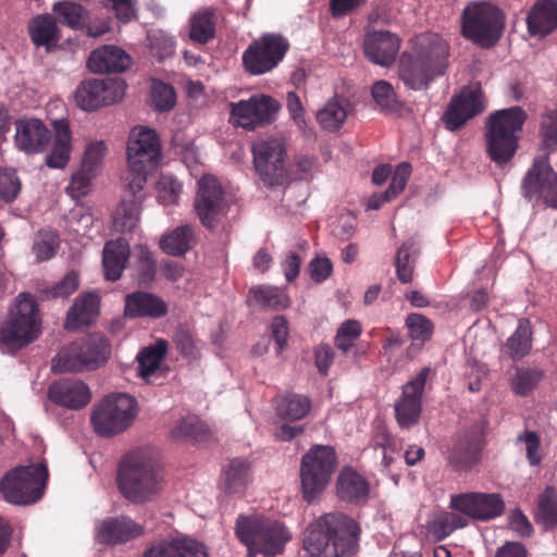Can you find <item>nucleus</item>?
I'll use <instances>...</instances> for the list:
<instances>
[{
  "instance_id": "nucleus-1",
  "label": "nucleus",
  "mask_w": 557,
  "mask_h": 557,
  "mask_svg": "<svg viewBox=\"0 0 557 557\" xmlns=\"http://www.w3.org/2000/svg\"><path fill=\"white\" fill-rule=\"evenodd\" d=\"M360 532L346 513L327 512L307 527L302 547L308 557H352L359 549Z\"/></svg>"
},
{
  "instance_id": "nucleus-2",
  "label": "nucleus",
  "mask_w": 557,
  "mask_h": 557,
  "mask_svg": "<svg viewBox=\"0 0 557 557\" xmlns=\"http://www.w3.org/2000/svg\"><path fill=\"white\" fill-rule=\"evenodd\" d=\"M448 57L446 41L437 36H421L411 52H404L398 64V77L411 90L428 89L443 74Z\"/></svg>"
},
{
  "instance_id": "nucleus-3",
  "label": "nucleus",
  "mask_w": 557,
  "mask_h": 557,
  "mask_svg": "<svg viewBox=\"0 0 557 557\" xmlns=\"http://www.w3.org/2000/svg\"><path fill=\"white\" fill-rule=\"evenodd\" d=\"M162 483L161 470L149 450L132 451L120 465L119 488L132 503L143 504L153 499L162 490Z\"/></svg>"
},
{
  "instance_id": "nucleus-4",
  "label": "nucleus",
  "mask_w": 557,
  "mask_h": 557,
  "mask_svg": "<svg viewBox=\"0 0 557 557\" xmlns=\"http://www.w3.org/2000/svg\"><path fill=\"white\" fill-rule=\"evenodd\" d=\"M528 113L519 106L496 110L485 121V151L498 168L515 157Z\"/></svg>"
},
{
  "instance_id": "nucleus-5",
  "label": "nucleus",
  "mask_w": 557,
  "mask_h": 557,
  "mask_svg": "<svg viewBox=\"0 0 557 557\" xmlns=\"http://www.w3.org/2000/svg\"><path fill=\"white\" fill-rule=\"evenodd\" d=\"M161 143L154 129L134 127L127 141V172L123 178L124 190L135 195L146 186L148 175L161 160Z\"/></svg>"
},
{
  "instance_id": "nucleus-6",
  "label": "nucleus",
  "mask_w": 557,
  "mask_h": 557,
  "mask_svg": "<svg viewBox=\"0 0 557 557\" xmlns=\"http://www.w3.org/2000/svg\"><path fill=\"white\" fill-rule=\"evenodd\" d=\"M235 533L248 548L250 556L262 554L275 556L282 553L290 534L278 521L264 519L258 515L237 519Z\"/></svg>"
},
{
  "instance_id": "nucleus-7",
  "label": "nucleus",
  "mask_w": 557,
  "mask_h": 557,
  "mask_svg": "<svg viewBox=\"0 0 557 557\" xmlns=\"http://www.w3.org/2000/svg\"><path fill=\"white\" fill-rule=\"evenodd\" d=\"M505 16L500 9L490 2H470L461 14L463 37L482 47H492L500 38Z\"/></svg>"
},
{
  "instance_id": "nucleus-8",
  "label": "nucleus",
  "mask_w": 557,
  "mask_h": 557,
  "mask_svg": "<svg viewBox=\"0 0 557 557\" xmlns=\"http://www.w3.org/2000/svg\"><path fill=\"white\" fill-rule=\"evenodd\" d=\"M48 480L44 463L18 466L8 472L0 482L4 499L14 505H30L38 502Z\"/></svg>"
},
{
  "instance_id": "nucleus-9",
  "label": "nucleus",
  "mask_w": 557,
  "mask_h": 557,
  "mask_svg": "<svg viewBox=\"0 0 557 557\" xmlns=\"http://www.w3.org/2000/svg\"><path fill=\"white\" fill-rule=\"evenodd\" d=\"M40 332L38 307L30 294L21 293L14 308L0 329V342L12 348H21L33 342Z\"/></svg>"
},
{
  "instance_id": "nucleus-10",
  "label": "nucleus",
  "mask_w": 557,
  "mask_h": 557,
  "mask_svg": "<svg viewBox=\"0 0 557 557\" xmlns=\"http://www.w3.org/2000/svg\"><path fill=\"white\" fill-rule=\"evenodd\" d=\"M110 352L108 341L98 334L75 341L64 347L53 359L54 372H82L99 368Z\"/></svg>"
},
{
  "instance_id": "nucleus-11",
  "label": "nucleus",
  "mask_w": 557,
  "mask_h": 557,
  "mask_svg": "<svg viewBox=\"0 0 557 557\" xmlns=\"http://www.w3.org/2000/svg\"><path fill=\"white\" fill-rule=\"evenodd\" d=\"M336 467V454L329 445H315L301 458L300 481L302 497L312 503L326 488Z\"/></svg>"
},
{
  "instance_id": "nucleus-12",
  "label": "nucleus",
  "mask_w": 557,
  "mask_h": 557,
  "mask_svg": "<svg viewBox=\"0 0 557 557\" xmlns=\"http://www.w3.org/2000/svg\"><path fill=\"white\" fill-rule=\"evenodd\" d=\"M136 399L127 394L106 396L91 412L95 432L101 436H112L126 430L136 417Z\"/></svg>"
},
{
  "instance_id": "nucleus-13",
  "label": "nucleus",
  "mask_w": 557,
  "mask_h": 557,
  "mask_svg": "<svg viewBox=\"0 0 557 557\" xmlns=\"http://www.w3.org/2000/svg\"><path fill=\"white\" fill-rule=\"evenodd\" d=\"M525 199L539 205L557 209V173L552 168L547 156L534 158L521 183Z\"/></svg>"
},
{
  "instance_id": "nucleus-14",
  "label": "nucleus",
  "mask_w": 557,
  "mask_h": 557,
  "mask_svg": "<svg viewBox=\"0 0 557 557\" xmlns=\"http://www.w3.org/2000/svg\"><path fill=\"white\" fill-rule=\"evenodd\" d=\"M230 121L246 131H253L275 121L281 103L265 94H255L246 100L231 102Z\"/></svg>"
},
{
  "instance_id": "nucleus-15",
  "label": "nucleus",
  "mask_w": 557,
  "mask_h": 557,
  "mask_svg": "<svg viewBox=\"0 0 557 557\" xmlns=\"http://www.w3.org/2000/svg\"><path fill=\"white\" fill-rule=\"evenodd\" d=\"M288 40L276 33H268L253 40L243 54L247 71L253 75L272 71L288 51Z\"/></svg>"
},
{
  "instance_id": "nucleus-16",
  "label": "nucleus",
  "mask_w": 557,
  "mask_h": 557,
  "mask_svg": "<svg viewBox=\"0 0 557 557\" xmlns=\"http://www.w3.org/2000/svg\"><path fill=\"white\" fill-rule=\"evenodd\" d=\"M256 172L265 186L283 185L287 180L285 147L277 139H262L252 145Z\"/></svg>"
},
{
  "instance_id": "nucleus-17",
  "label": "nucleus",
  "mask_w": 557,
  "mask_h": 557,
  "mask_svg": "<svg viewBox=\"0 0 557 557\" xmlns=\"http://www.w3.org/2000/svg\"><path fill=\"white\" fill-rule=\"evenodd\" d=\"M125 87L121 78L86 79L76 87L74 100L82 110L95 111L121 100Z\"/></svg>"
},
{
  "instance_id": "nucleus-18",
  "label": "nucleus",
  "mask_w": 557,
  "mask_h": 557,
  "mask_svg": "<svg viewBox=\"0 0 557 557\" xmlns=\"http://www.w3.org/2000/svg\"><path fill=\"white\" fill-rule=\"evenodd\" d=\"M197 215L206 227H214L228 209L224 190L215 176L203 175L198 181L194 203Z\"/></svg>"
},
{
  "instance_id": "nucleus-19",
  "label": "nucleus",
  "mask_w": 557,
  "mask_h": 557,
  "mask_svg": "<svg viewBox=\"0 0 557 557\" xmlns=\"http://www.w3.org/2000/svg\"><path fill=\"white\" fill-rule=\"evenodd\" d=\"M449 508L461 512L468 520H492L504 512L505 503L499 494L462 493L450 496Z\"/></svg>"
},
{
  "instance_id": "nucleus-20",
  "label": "nucleus",
  "mask_w": 557,
  "mask_h": 557,
  "mask_svg": "<svg viewBox=\"0 0 557 557\" xmlns=\"http://www.w3.org/2000/svg\"><path fill=\"white\" fill-rule=\"evenodd\" d=\"M430 371V368L421 369L403 387L401 396L395 404L396 420L403 429H409L419 422L422 409V395Z\"/></svg>"
},
{
  "instance_id": "nucleus-21",
  "label": "nucleus",
  "mask_w": 557,
  "mask_h": 557,
  "mask_svg": "<svg viewBox=\"0 0 557 557\" xmlns=\"http://www.w3.org/2000/svg\"><path fill=\"white\" fill-rule=\"evenodd\" d=\"M485 109L483 94L480 89L465 88L454 97L444 114V122L449 131H456L468 120Z\"/></svg>"
},
{
  "instance_id": "nucleus-22",
  "label": "nucleus",
  "mask_w": 557,
  "mask_h": 557,
  "mask_svg": "<svg viewBox=\"0 0 557 557\" xmlns=\"http://www.w3.org/2000/svg\"><path fill=\"white\" fill-rule=\"evenodd\" d=\"M51 132L39 119H22L15 122L14 143L20 151L37 154L46 150Z\"/></svg>"
},
{
  "instance_id": "nucleus-23",
  "label": "nucleus",
  "mask_w": 557,
  "mask_h": 557,
  "mask_svg": "<svg viewBox=\"0 0 557 557\" xmlns=\"http://www.w3.org/2000/svg\"><path fill=\"white\" fill-rule=\"evenodd\" d=\"M482 430L458 434L448 453V461L457 470H468L480 461L482 449Z\"/></svg>"
},
{
  "instance_id": "nucleus-24",
  "label": "nucleus",
  "mask_w": 557,
  "mask_h": 557,
  "mask_svg": "<svg viewBox=\"0 0 557 557\" xmlns=\"http://www.w3.org/2000/svg\"><path fill=\"white\" fill-rule=\"evenodd\" d=\"M48 398L55 405L72 410L86 407L91 400V392L87 384L79 380H60L50 384Z\"/></svg>"
},
{
  "instance_id": "nucleus-25",
  "label": "nucleus",
  "mask_w": 557,
  "mask_h": 557,
  "mask_svg": "<svg viewBox=\"0 0 557 557\" xmlns=\"http://www.w3.org/2000/svg\"><path fill=\"white\" fill-rule=\"evenodd\" d=\"M399 47V38L388 30L369 33L364 39V53L368 59L384 67L394 62Z\"/></svg>"
},
{
  "instance_id": "nucleus-26",
  "label": "nucleus",
  "mask_w": 557,
  "mask_h": 557,
  "mask_svg": "<svg viewBox=\"0 0 557 557\" xmlns=\"http://www.w3.org/2000/svg\"><path fill=\"white\" fill-rule=\"evenodd\" d=\"M143 533V527L125 516L107 518L96 525L97 539L112 545L132 541Z\"/></svg>"
},
{
  "instance_id": "nucleus-27",
  "label": "nucleus",
  "mask_w": 557,
  "mask_h": 557,
  "mask_svg": "<svg viewBox=\"0 0 557 557\" xmlns=\"http://www.w3.org/2000/svg\"><path fill=\"white\" fill-rule=\"evenodd\" d=\"M52 128V146L46 156V165L50 169H64L71 160L73 150V138L69 121L65 119L54 120Z\"/></svg>"
},
{
  "instance_id": "nucleus-28",
  "label": "nucleus",
  "mask_w": 557,
  "mask_h": 557,
  "mask_svg": "<svg viewBox=\"0 0 557 557\" xmlns=\"http://www.w3.org/2000/svg\"><path fill=\"white\" fill-rule=\"evenodd\" d=\"M100 309V298L95 293H83L77 296L66 312L64 327L67 331H77L91 325Z\"/></svg>"
},
{
  "instance_id": "nucleus-29",
  "label": "nucleus",
  "mask_w": 557,
  "mask_h": 557,
  "mask_svg": "<svg viewBox=\"0 0 557 557\" xmlns=\"http://www.w3.org/2000/svg\"><path fill=\"white\" fill-rule=\"evenodd\" d=\"M124 313L132 319H158L168 313V305L154 294L135 292L125 296Z\"/></svg>"
},
{
  "instance_id": "nucleus-30",
  "label": "nucleus",
  "mask_w": 557,
  "mask_h": 557,
  "mask_svg": "<svg viewBox=\"0 0 557 557\" xmlns=\"http://www.w3.org/2000/svg\"><path fill=\"white\" fill-rule=\"evenodd\" d=\"M131 65V57L116 46L106 45L95 49L87 61L94 73L123 72Z\"/></svg>"
},
{
  "instance_id": "nucleus-31",
  "label": "nucleus",
  "mask_w": 557,
  "mask_h": 557,
  "mask_svg": "<svg viewBox=\"0 0 557 557\" xmlns=\"http://www.w3.org/2000/svg\"><path fill=\"white\" fill-rule=\"evenodd\" d=\"M531 36L544 38L557 28V1L537 0L527 17Z\"/></svg>"
},
{
  "instance_id": "nucleus-32",
  "label": "nucleus",
  "mask_w": 557,
  "mask_h": 557,
  "mask_svg": "<svg viewBox=\"0 0 557 557\" xmlns=\"http://www.w3.org/2000/svg\"><path fill=\"white\" fill-rule=\"evenodd\" d=\"M336 494L339 499L350 504H363L370 494L368 481L355 469L344 468L336 480Z\"/></svg>"
},
{
  "instance_id": "nucleus-33",
  "label": "nucleus",
  "mask_w": 557,
  "mask_h": 557,
  "mask_svg": "<svg viewBox=\"0 0 557 557\" xmlns=\"http://www.w3.org/2000/svg\"><path fill=\"white\" fill-rule=\"evenodd\" d=\"M143 557H208L206 547L189 539L160 542L151 546Z\"/></svg>"
},
{
  "instance_id": "nucleus-34",
  "label": "nucleus",
  "mask_w": 557,
  "mask_h": 557,
  "mask_svg": "<svg viewBox=\"0 0 557 557\" xmlns=\"http://www.w3.org/2000/svg\"><path fill=\"white\" fill-rule=\"evenodd\" d=\"M129 252V244L124 238L110 240L104 245L102 264L107 280L116 281L121 277Z\"/></svg>"
},
{
  "instance_id": "nucleus-35",
  "label": "nucleus",
  "mask_w": 557,
  "mask_h": 557,
  "mask_svg": "<svg viewBox=\"0 0 557 557\" xmlns=\"http://www.w3.org/2000/svg\"><path fill=\"white\" fill-rule=\"evenodd\" d=\"M250 481V463L246 459L234 458L224 467L223 488L226 493H242Z\"/></svg>"
},
{
  "instance_id": "nucleus-36",
  "label": "nucleus",
  "mask_w": 557,
  "mask_h": 557,
  "mask_svg": "<svg viewBox=\"0 0 557 557\" xmlns=\"http://www.w3.org/2000/svg\"><path fill=\"white\" fill-rule=\"evenodd\" d=\"M125 193L132 198L127 199L124 197L113 216V226L115 231L121 233L131 232L137 226L143 201L140 193H136L135 195L126 190Z\"/></svg>"
},
{
  "instance_id": "nucleus-37",
  "label": "nucleus",
  "mask_w": 557,
  "mask_h": 557,
  "mask_svg": "<svg viewBox=\"0 0 557 557\" xmlns=\"http://www.w3.org/2000/svg\"><path fill=\"white\" fill-rule=\"evenodd\" d=\"M348 114V100L334 96L317 112L319 125L329 132H335L345 123Z\"/></svg>"
},
{
  "instance_id": "nucleus-38",
  "label": "nucleus",
  "mask_w": 557,
  "mask_h": 557,
  "mask_svg": "<svg viewBox=\"0 0 557 557\" xmlns=\"http://www.w3.org/2000/svg\"><path fill=\"white\" fill-rule=\"evenodd\" d=\"M468 525V519L459 511H441L426 523V531L435 540L442 541L455 530Z\"/></svg>"
},
{
  "instance_id": "nucleus-39",
  "label": "nucleus",
  "mask_w": 557,
  "mask_h": 557,
  "mask_svg": "<svg viewBox=\"0 0 557 557\" xmlns=\"http://www.w3.org/2000/svg\"><path fill=\"white\" fill-rule=\"evenodd\" d=\"M29 36L33 42L40 47L50 48L59 41V29L55 18L50 14H41L28 24Z\"/></svg>"
},
{
  "instance_id": "nucleus-40",
  "label": "nucleus",
  "mask_w": 557,
  "mask_h": 557,
  "mask_svg": "<svg viewBox=\"0 0 557 557\" xmlns=\"http://www.w3.org/2000/svg\"><path fill=\"white\" fill-rule=\"evenodd\" d=\"M215 11L211 8L195 12L189 18V38L205 45L215 36Z\"/></svg>"
},
{
  "instance_id": "nucleus-41",
  "label": "nucleus",
  "mask_w": 557,
  "mask_h": 557,
  "mask_svg": "<svg viewBox=\"0 0 557 557\" xmlns=\"http://www.w3.org/2000/svg\"><path fill=\"white\" fill-rule=\"evenodd\" d=\"M168 350V343L159 339L154 345H150L140 350L137 355L138 372L143 379L149 381L150 377L159 370L162 360Z\"/></svg>"
},
{
  "instance_id": "nucleus-42",
  "label": "nucleus",
  "mask_w": 557,
  "mask_h": 557,
  "mask_svg": "<svg viewBox=\"0 0 557 557\" xmlns=\"http://www.w3.org/2000/svg\"><path fill=\"white\" fill-rule=\"evenodd\" d=\"M505 348L512 360L529 355L532 348V326L528 319H520L516 331L508 337Z\"/></svg>"
},
{
  "instance_id": "nucleus-43",
  "label": "nucleus",
  "mask_w": 557,
  "mask_h": 557,
  "mask_svg": "<svg viewBox=\"0 0 557 557\" xmlns=\"http://www.w3.org/2000/svg\"><path fill=\"white\" fill-rule=\"evenodd\" d=\"M248 299L262 310H282L289 306L287 295L272 286L251 288Z\"/></svg>"
},
{
  "instance_id": "nucleus-44",
  "label": "nucleus",
  "mask_w": 557,
  "mask_h": 557,
  "mask_svg": "<svg viewBox=\"0 0 557 557\" xmlns=\"http://www.w3.org/2000/svg\"><path fill=\"white\" fill-rule=\"evenodd\" d=\"M193 240L191 226L181 225L160 239V247L165 253L178 257L190 249Z\"/></svg>"
},
{
  "instance_id": "nucleus-45",
  "label": "nucleus",
  "mask_w": 557,
  "mask_h": 557,
  "mask_svg": "<svg viewBox=\"0 0 557 557\" xmlns=\"http://www.w3.org/2000/svg\"><path fill=\"white\" fill-rule=\"evenodd\" d=\"M544 377L543 370L539 368H517L510 377L512 392L521 397L531 394Z\"/></svg>"
},
{
  "instance_id": "nucleus-46",
  "label": "nucleus",
  "mask_w": 557,
  "mask_h": 557,
  "mask_svg": "<svg viewBox=\"0 0 557 557\" xmlns=\"http://www.w3.org/2000/svg\"><path fill=\"white\" fill-rule=\"evenodd\" d=\"M417 253L418 248L413 239L408 240L397 250L395 267L397 277L401 283L412 281Z\"/></svg>"
},
{
  "instance_id": "nucleus-47",
  "label": "nucleus",
  "mask_w": 557,
  "mask_h": 557,
  "mask_svg": "<svg viewBox=\"0 0 557 557\" xmlns=\"http://www.w3.org/2000/svg\"><path fill=\"white\" fill-rule=\"evenodd\" d=\"M311 408L308 397L298 394H288L281 398L277 404V414L283 419L292 421L302 419Z\"/></svg>"
},
{
  "instance_id": "nucleus-48",
  "label": "nucleus",
  "mask_w": 557,
  "mask_h": 557,
  "mask_svg": "<svg viewBox=\"0 0 557 557\" xmlns=\"http://www.w3.org/2000/svg\"><path fill=\"white\" fill-rule=\"evenodd\" d=\"M371 95L379 109L386 113H394L401 109L403 102L395 89L387 81H377L372 85Z\"/></svg>"
},
{
  "instance_id": "nucleus-49",
  "label": "nucleus",
  "mask_w": 557,
  "mask_h": 557,
  "mask_svg": "<svg viewBox=\"0 0 557 557\" xmlns=\"http://www.w3.org/2000/svg\"><path fill=\"white\" fill-rule=\"evenodd\" d=\"M59 247V236L51 228L38 231L34 237L32 251L37 262L50 260L57 253Z\"/></svg>"
},
{
  "instance_id": "nucleus-50",
  "label": "nucleus",
  "mask_w": 557,
  "mask_h": 557,
  "mask_svg": "<svg viewBox=\"0 0 557 557\" xmlns=\"http://www.w3.org/2000/svg\"><path fill=\"white\" fill-rule=\"evenodd\" d=\"M52 11L58 14L61 21L69 27L73 29H78L84 27L87 18L88 12L87 10L76 3L70 1H60L55 2L52 7Z\"/></svg>"
},
{
  "instance_id": "nucleus-51",
  "label": "nucleus",
  "mask_w": 557,
  "mask_h": 557,
  "mask_svg": "<svg viewBox=\"0 0 557 557\" xmlns=\"http://www.w3.org/2000/svg\"><path fill=\"white\" fill-rule=\"evenodd\" d=\"M537 521L546 530L557 528V498L552 486H547L539 497Z\"/></svg>"
},
{
  "instance_id": "nucleus-52",
  "label": "nucleus",
  "mask_w": 557,
  "mask_h": 557,
  "mask_svg": "<svg viewBox=\"0 0 557 557\" xmlns=\"http://www.w3.org/2000/svg\"><path fill=\"white\" fill-rule=\"evenodd\" d=\"M108 146L104 140H92L86 144L81 165L84 171L99 175L102 171Z\"/></svg>"
},
{
  "instance_id": "nucleus-53",
  "label": "nucleus",
  "mask_w": 557,
  "mask_h": 557,
  "mask_svg": "<svg viewBox=\"0 0 557 557\" xmlns=\"http://www.w3.org/2000/svg\"><path fill=\"white\" fill-rule=\"evenodd\" d=\"M541 148L549 153L557 150V110H547L540 125Z\"/></svg>"
},
{
  "instance_id": "nucleus-54",
  "label": "nucleus",
  "mask_w": 557,
  "mask_h": 557,
  "mask_svg": "<svg viewBox=\"0 0 557 557\" xmlns=\"http://www.w3.org/2000/svg\"><path fill=\"white\" fill-rule=\"evenodd\" d=\"M207 433L206 425L197 417L181 419L171 431L172 437L186 441H202Z\"/></svg>"
},
{
  "instance_id": "nucleus-55",
  "label": "nucleus",
  "mask_w": 557,
  "mask_h": 557,
  "mask_svg": "<svg viewBox=\"0 0 557 557\" xmlns=\"http://www.w3.org/2000/svg\"><path fill=\"white\" fill-rule=\"evenodd\" d=\"M79 286L76 272H69L62 280L50 287L41 289L40 297L45 300L62 298L65 299L72 295Z\"/></svg>"
},
{
  "instance_id": "nucleus-56",
  "label": "nucleus",
  "mask_w": 557,
  "mask_h": 557,
  "mask_svg": "<svg viewBox=\"0 0 557 557\" xmlns=\"http://www.w3.org/2000/svg\"><path fill=\"white\" fill-rule=\"evenodd\" d=\"M134 255L139 281L145 284L151 282L156 275V260L150 250L139 244L134 247Z\"/></svg>"
},
{
  "instance_id": "nucleus-57",
  "label": "nucleus",
  "mask_w": 557,
  "mask_h": 557,
  "mask_svg": "<svg viewBox=\"0 0 557 557\" xmlns=\"http://www.w3.org/2000/svg\"><path fill=\"white\" fill-rule=\"evenodd\" d=\"M362 327L358 320L349 319L344 321L336 331L335 346L343 352H347L361 335Z\"/></svg>"
},
{
  "instance_id": "nucleus-58",
  "label": "nucleus",
  "mask_w": 557,
  "mask_h": 557,
  "mask_svg": "<svg viewBox=\"0 0 557 557\" xmlns=\"http://www.w3.org/2000/svg\"><path fill=\"white\" fill-rule=\"evenodd\" d=\"M406 326L412 341L421 344L428 341L433 333L432 322L420 313H411L406 319Z\"/></svg>"
},
{
  "instance_id": "nucleus-59",
  "label": "nucleus",
  "mask_w": 557,
  "mask_h": 557,
  "mask_svg": "<svg viewBox=\"0 0 557 557\" xmlns=\"http://www.w3.org/2000/svg\"><path fill=\"white\" fill-rule=\"evenodd\" d=\"M181 190V183L171 174H162L157 182L158 199L164 206L175 203Z\"/></svg>"
},
{
  "instance_id": "nucleus-60",
  "label": "nucleus",
  "mask_w": 557,
  "mask_h": 557,
  "mask_svg": "<svg viewBox=\"0 0 557 557\" xmlns=\"http://www.w3.org/2000/svg\"><path fill=\"white\" fill-rule=\"evenodd\" d=\"M151 99L157 110L169 111L176 101L175 90L172 86L161 81H154L151 88Z\"/></svg>"
},
{
  "instance_id": "nucleus-61",
  "label": "nucleus",
  "mask_w": 557,
  "mask_h": 557,
  "mask_svg": "<svg viewBox=\"0 0 557 557\" xmlns=\"http://www.w3.org/2000/svg\"><path fill=\"white\" fill-rule=\"evenodd\" d=\"M97 176V174L84 171V169L79 166V169L73 173L71 182L66 187L67 194L74 199L86 196L90 190L92 181Z\"/></svg>"
},
{
  "instance_id": "nucleus-62",
  "label": "nucleus",
  "mask_w": 557,
  "mask_h": 557,
  "mask_svg": "<svg viewBox=\"0 0 557 557\" xmlns=\"http://www.w3.org/2000/svg\"><path fill=\"white\" fill-rule=\"evenodd\" d=\"M21 190V183L16 171L13 169H0V198L5 202L13 201Z\"/></svg>"
},
{
  "instance_id": "nucleus-63",
  "label": "nucleus",
  "mask_w": 557,
  "mask_h": 557,
  "mask_svg": "<svg viewBox=\"0 0 557 557\" xmlns=\"http://www.w3.org/2000/svg\"><path fill=\"white\" fill-rule=\"evenodd\" d=\"M151 53L159 60L172 55L174 53L175 42L172 36L162 32H153L149 35Z\"/></svg>"
},
{
  "instance_id": "nucleus-64",
  "label": "nucleus",
  "mask_w": 557,
  "mask_h": 557,
  "mask_svg": "<svg viewBox=\"0 0 557 557\" xmlns=\"http://www.w3.org/2000/svg\"><path fill=\"white\" fill-rule=\"evenodd\" d=\"M411 174V165L408 162H401L394 171L392 182L385 190V196L392 199L399 195L407 185Z\"/></svg>"
}]
</instances>
